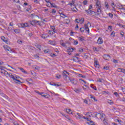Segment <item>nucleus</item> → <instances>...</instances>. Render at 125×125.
Masks as SVG:
<instances>
[{
	"mask_svg": "<svg viewBox=\"0 0 125 125\" xmlns=\"http://www.w3.org/2000/svg\"><path fill=\"white\" fill-rule=\"evenodd\" d=\"M95 117H96L98 119H101L102 121H103L104 125H108V123L106 122V119H105V115L104 116L103 114L98 113L95 115Z\"/></svg>",
	"mask_w": 125,
	"mask_h": 125,
	"instance_id": "f257e3e1",
	"label": "nucleus"
},
{
	"mask_svg": "<svg viewBox=\"0 0 125 125\" xmlns=\"http://www.w3.org/2000/svg\"><path fill=\"white\" fill-rule=\"evenodd\" d=\"M19 79H21L19 76H14V78H13V81L16 83H19V84H21V83H23V82H21L20 81Z\"/></svg>",
	"mask_w": 125,
	"mask_h": 125,
	"instance_id": "f03ea898",
	"label": "nucleus"
},
{
	"mask_svg": "<svg viewBox=\"0 0 125 125\" xmlns=\"http://www.w3.org/2000/svg\"><path fill=\"white\" fill-rule=\"evenodd\" d=\"M4 67L0 66V69L1 70V74H4L5 76H6V74H7V71L4 70Z\"/></svg>",
	"mask_w": 125,
	"mask_h": 125,
	"instance_id": "7ed1b4c3",
	"label": "nucleus"
},
{
	"mask_svg": "<svg viewBox=\"0 0 125 125\" xmlns=\"http://www.w3.org/2000/svg\"><path fill=\"white\" fill-rule=\"evenodd\" d=\"M62 76L65 81H69V80H70V77H68V75H66V73L63 72Z\"/></svg>",
	"mask_w": 125,
	"mask_h": 125,
	"instance_id": "20e7f679",
	"label": "nucleus"
},
{
	"mask_svg": "<svg viewBox=\"0 0 125 125\" xmlns=\"http://www.w3.org/2000/svg\"><path fill=\"white\" fill-rule=\"evenodd\" d=\"M3 47L6 51H12V50L11 49V48H10V47H9L7 45H4Z\"/></svg>",
	"mask_w": 125,
	"mask_h": 125,
	"instance_id": "39448f33",
	"label": "nucleus"
},
{
	"mask_svg": "<svg viewBox=\"0 0 125 125\" xmlns=\"http://www.w3.org/2000/svg\"><path fill=\"white\" fill-rule=\"evenodd\" d=\"M103 58L105 60L109 61L111 59V57L109 55H104Z\"/></svg>",
	"mask_w": 125,
	"mask_h": 125,
	"instance_id": "423d86ee",
	"label": "nucleus"
},
{
	"mask_svg": "<svg viewBox=\"0 0 125 125\" xmlns=\"http://www.w3.org/2000/svg\"><path fill=\"white\" fill-rule=\"evenodd\" d=\"M73 61H74V62H81V60H80V58L74 56V57H73Z\"/></svg>",
	"mask_w": 125,
	"mask_h": 125,
	"instance_id": "0eeeda50",
	"label": "nucleus"
},
{
	"mask_svg": "<svg viewBox=\"0 0 125 125\" xmlns=\"http://www.w3.org/2000/svg\"><path fill=\"white\" fill-rule=\"evenodd\" d=\"M97 42L99 44H102V43H103V40L101 37L99 38Z\"/></svg>",
	"mask_w": 125,
	"mask_h": 125,
	"instance_id": "6e6552de",
	"label": "nucleus"
},
{
	"mask_svg": "<svg viewBox=\"0 0 125 125\" xmlns=\"http://www.w3.org/2000/svg\"><path fill=\"white\" fill-rule=\"evenodd\" d=\"M6 77H9L10 78V79H13L14 78V76H13V75L11 74L10 73H8V72H7V73H6Z\"/></svg>",
	"mask_w": 125,
	"mask_h": 125,
	"instance_id": "1a4fd4ad",
	"label": "nucleus"
},
{
	"mask_svg": "<svg viewBox=\"0 0 125 125\" xmlns=\"http://www.w3.org/2000/svg\"><path fill=\"white\" fill-rule=\"evenodd\" d=\"M68 81H70L73 84H77V83H78V81L76 80H71V79H70Z\"/></svg>",
	"mask_w": 125,
	"mask_h": 125,
	"instance_id": "9d476101",
	"label": "nucleus"
},
{
	"mask_svg": "<svg viewBox=\"0 0 125 125\" xmlns=\"http://www.w3.org/2000/svg\"><path fill=\"white\" fill-rule=\"evenodd\" d=\"M40 95H41L43 97H44L45 98H48L49 95L47 94H44L43 93H40Z\"/></svg>",
	"mask_w": 125,
	"mask_h": 125,
	"instance_id": "9b49d317",
	"label": "nucleus"
},
{
	"mask_svg": "<svg viewBox=\"0 0 125 125\" xmlns=\"http://www.w3.org/2000/svg\"><path fill=\"white\" fill-rule=\"evenodd\" d=\"M21 28H24V27H29V25H28L27 23H22L21 24Z\"/></svg>",
	"mask_w": 125,
	"mask_h": 125,
	"instance_id": "f8f14e48",
	"label": "nucleus"
},
{
	"mask_svg": "<svg viewBox=\"0 0 125 125\" xmlns=\"http://www.w3.org/2000/svg\"><path fill=\"white\" fill-rule=\"evenodd\" d=\"M85 31H86L87 32H88V33H89V28H88V26H87V25L86 24H85L84 25Z\"/></svg>",
	"mask_w": 125,
	"mask_h": 125,
	"instance_id": "ddd939ff",
	"label": "nucleus"
},
{
	"mask_svg": "<svg viewBox=\"0 0 125 125\" xmlns=\"http://www.w3.org/2000/svg\"><path fill=\"white\" fill-rule=\"evenodd\" d=\"M47 3H50L52 7H55V8H57V6H56L55 3H51L49 1H47Z\"/></svg>",
	"mask_w": 125,
	"mask_h": 125,
	"instance_id": "4468645a",
	"label": "nucleus"
},
{
	"mask_svg": "<svg viewBox=\"0 0 125 125\" xmlns=\"http://www.w3.org/2000/svg\"><path fill=\"white\" fill-rule=\"evenodd\" d=\"M1 95H2V98L4 100H5L6 99H7L8 98V97L7 96H6V95L3 94V93H2V94H1Z\"/></svg>",
	"mask_w": 125,
	"mask_h": 125,
	"instance_id": "2eb2a0df",
	"label": "nucleus"
},
{
	"mask_svg": "<svg viewBox=\"0 0 125 125\" xmlns=\"http://www.w3.org/2000/svg\"><path fill=\"white\" fill-rule=\"evenodd\" d=\"M41 37L42 39H47V38L49 37V35L46 36L45 34H42Z\"/></svg>",
	"mask_w": 125,
	"mask_h": 125,
	"instance_id": "dca6fc26",
	"label": "nucleus"
},
{
	"mask_svg": "<svg viewBox=\"0 0 125 125\" xmlns=\"http://www.w3.org/2000/svg\"><path fill=\"white\" fill-rule=\"evenodd\" d=\"M94 64L95 68H97L98 69V68H99V63H98V62L95 61L94 62Z\"/></svg>",
	"mask_w": 125,
	"mask_h": 125,
	"instance_id": "f3484780",
	"label": "nucleus"
},
{
	"mask_svg": "<svg viewBox=\"0 0 125 125\" xmlns=\"http://www.w3.org/2000/svg\"><path fill=\"white\" fill-rule=\"evenodd\" d=\"M1 40L3 41V42H7L8 41L6 40V38L4 37V36L1 37Z\"/></svg>",
	"mask_w": 125,
	"mask_h": 125,
	"instance_id": "a211bd4d",
	"label": "nucleus"
},
{
	"mask_svg": "<svg viewBox=\"0 0 125 125\" xmlns=\"http://www.w3.org/2000/svg\"><path fill=\"white\" fill-rule=\"evenodd\" d=\"M77 115H78L79 120H82L83 116V114L80 113H77Z\"/></svg>",
	"mask_w": 125,
	"mask_h": 125,
	"instance_id": "6ab92c4d",
	"label": "nucleus"
},
{
	"mask_svg": "<svg viewBox=\"0 0 125 125\" xmlns=\"http://www.w3.org/2000/svg\"><path fill=\"white\" fill-rule=\"evenodd\" d=\"M97 82H98L99 83H104L105 80H104L103 79L99 78Z\"/></svg>",
	"mask_w": 125,
	"mask_h": 125,
	"instance_id": "aec40b11",
	"label": "nucleus"
},
{
	"mask_svg": "<svg viewBox=\"0 0 125 125\" xmlns=\"http://www.w3.org/2000/svg\"><path fill=\"white\" fill-rule=\"evenodd\" d=\"M97 14L98 15H100V14H101V8H99L97 10Z\"/></svg>",
	"mask_w": 125,
	"mask_h": 125,
	"instance_id": "412c9836",
	"label": "nucleus"
},
{
	"mask_svg": "<svg viewBox=\"0 0 125 125\" xmlns=\"http://www.w3.org/2000/svg\"><path fill=\"white\" fill-rule=\"evenodd\" d=\"M18 69L21 70V72L22 73H24V74H27V72H26V71H25V70L23 68H22V67H18Z\"/></svg>",
	"mask_w": 125,
	"mask_h": 125,
	"instance_id": "4be33fe9",
	"label": "nucleus"
},
{
	"mask_svg": "<svg viewBox=\"0 0 125 125\" xmlns=\"http://www.w3.org/2000/svg\"><path fill=\"white\" fill-rule=\"evenodd\" d=\"M66 112L68 113V114H70L71 115L73 114V112H72V110H71V109H66Z\"/></svg>",
	"mask_w": 125,
	"mask_h": 125,
	"instance_id": "5701e85b",
	"label": "nucleus"
},
{
	"mask_svg": "<svg viewBox=\"0 0 125 125\" xmlns=\"http://www.w3.org/2000/svg\"><path fill=\"white\" fill-rule=\"evenodd\" d=\"M60 44H61V45H62L63 47H65V48H67V45H66V43L62 42H61Z\"/></svg>",
	"mask_w": 125,
	"mask_h": 125,
	"instance_id": "b1692460",
	"label": "nucleus"
},
{
	"mask_svg": "<svg viewBox=\"0 0 125 125\" xmlns=\"http://www.w3.org/2000/svg\"><path fill=\"white\" fill-rule=\"evenodd\" d=\"M84 21V19L82 18L81 19V20H79V21H77V23H80V22H81V23H83Z\"/></svg>",
	"mask_w": 125,
	"mask_h": 125,
	"instance_id": "393cba45",
	"label": "nucleus"
},
{
	"mask_svg": "<svg viewBox=\"0 0 125 125\" xmlns=\"http://www.w3.org/2000/svg\"><path fill=\"white\" fill-rule=\"evenodd\" d=\"M33 67L34 69H35V70H37L38 71L40 70V67L38 66V65H34Z\"/></svg>",
	"mask_w": 125,
	"mask_h": 125,
	"instance_id": "a878e982",
	"label": "nucleus"
},
{
	"mask_svg": "<svg viewBox=\"0 0 125 125\" xmlns=\"http://www.w3.org/2000/svg\"><path fill=\"white\" fill-rule=\"evenodd\" d=\"M14 31L16 34H18L20 33V29H14Z\"/></svg>",
	"mask_w": 125,
	"mask_h": 125,
	"instance_id": "bb28decb",
	"label": "nucleus"
},
{
	"mask_svg": "<svg viewBox=\"0 0 125 125\" xmlns=\"http://www.w3.org/2000/svg\"><path fill=\"white\" fill-rule=\"evenodd\" d=\"M87 124L90 125H95L93 121H90L89 122H87Z\"/></svg>",
	"mask_w": 125,
	"mask_h": 125,
	"instance_id": "cd10ccee",
	"label": "nucleus"
},
{
	"mask_svg": "<svg viewBox=\"0 0 125 125\" xmlns=\"http://www.w3.org/2000/svg\"><path fill=\"white\" fill-rule=\"evenodd\" d=\"M118 69L120 70V72H122L123 74H125V69L118 68Z\"/></svg>",
	"mask_w": 125,
	"mask_h": 125,
	"instance_id": "c85d7f7f",
	"label": "nucleus"
},
{
	"mask_svg": "<svg viewBox=\"0 0 125 125\" xmlns=\"http://www.w3.org/2000/svg\"><path fill=\"white\" fill-rule=\"evenodd\" d=\"M90 98L91 99H93V100L94 101H95V102H96V101H97V99H96V98H95V97H93V96H92V95H90Z\"/></svg>",
	"mask_w": 125,
	"mask_h": 125,
	"instance_id": "c756f323",
	"label": "nucleus"
},
{
	"mask_svg": "<svg viewBox=\"0 0 125 125\" xmlns=\"http://www.w3.org/2000/svg\"><path fill=\"white\" fill-rule=\"evenodd\" d=\"M31 25L34 26L35 25V23H36V20H33L32 22V21H30Z\"/></svg>",
	"mask_w": 125,
	"mask_h": 125,
	"instance_id": "7c9ffc66",
	"label": "nucleus"
},
{
	"mask_svg": "<svg viewBox=\"0 0 125 125\" xmlns=\"http://www.w3.org/2000/svg\"><path fill=\"white\" fill-rule=\"evenodd\" d=\"M90 14H92V15H96V13L93 11L90 10Z\"/></svg>",
	"mask_w": 125,
	"mask_h": 125,
	"instance_id": "2f4dec72",
	"label": "nucleus"
},
{
	"mask_svg": "<svg viewBox=\"0 0 125 125\" xmlns=\"http://www.w3.org/2000/svg\"><path fill=\"white\" fill-rule=\"evenodd\" d=\"M82 119H84V120H87V121H90V118L83 116V115L82 116Z\"/></svg>",
	"mask_w": 125,
	"mask_h": 125,
	"instance_id": "473e14b6",
	"label": "nucleus"
},
{
	"mask_svg": "<svg viewBox=\"0 0 125 125\" xmlns=\"http://www.w3.org/2000/svg\"><path fill=\"white\" fill-rule=\"evenodd\" d=\"M36 46L37 48H38V49H39V50H42V46L41 45H36Z\"/></svg>",
	"mask_w": 125,
	"mask_h": 125,
	"instance_id": "72a5a7b5",
	"label": "nucleus"
},
{
	"mask_svg": "<svg viewBox=\"0 0 125 125\" xmlns=\"http://www.w3.org/2000/svg\"><path fill=\"white\" fill-rule=\"evenodd\" d=\"M80 30L81 31V33H83V32H84V27L80 28Z\"/></svg>",
	"mask_w": 125,
	"mask_h": 125,
	"instance_id": "f704fd0d",
	"label": "nucleus"
},
{
	"mask_svg": "<svg viewBox=\"0 0 125 125\" xmlns=\"http://www.w3.org/2000/svg\"><path fill=\"white\" fill-rule=\"evenodd\" d=\"M110 36H111L113 37H115V31H112L110 34Z\"/></svg>",
	"mask_w": 125,
	"mask_h": 125,
	"instance_id": "c9c22d12",
	"label": "nucleus"
},
{
	"mask_svg": "<svg viewBox=\"0 0 125 125\" xmlns=\"http://www.w3.org/2000/svg\"><path fill=\"white\" fill-rule=\"evenodd\" d=\"M83 88L84 89V90H85V89H86V88H89V87H88L87 85H85L83 86Z\"/></svg>",
	"mask_w": 125,
	"mask_h": 125,
	"instance_id": "e433bc0d",
	"label": "nucleus"
},
{
	"mask_svg": "<svg viewBox=\"0 0 125 125\" xmlns=\"http://www.w3.org/2000/svg\"><path fill=\"white\" fill-rule=\"evenodd\" d=\"M79 81L81 82V83H86V82L85 81H84L83 80V79H79Z\"/></svg>",
	"mask_w": 125,
	"mask_h": 125,
	"instance_id": "4c0bfd02",
	"label": "nucleus"
},
{
	"mask_svg": "<svg viewBox=\"0 0 125 125\" xmlns=\"http://www.w3.org/2000/svg\"><path fill=\"white\" fill-rule=\"evenodd\" d=\"M44 52L45 53H48V52H50V50L49 49L44 50Z\"/></svg>",
	"mask_w": 125,
	"mask_h": 125,
	"instance_id": "58836bf2",
	"label": "nucleus"
},
{
	"mask_svg": "<svg viewBox=\"0 0 125 125\" xmlns=\"http://www.w3.org/2000/svg\"><path fill=\"white\" fill-rule=\"evenodd\" d=\"M31 16H32V18H34V16H35V17H38L39 18H40V17H39V16L36 15H35V14H31Z\"/></svg>",
	"mask_w": 125,
	"mask_h": 125,
	"instance_id": "ea45409f",
	"label": "nucleus"
},
{
	"mask_svg": "<svg viewBox=\"0 0 125 125\" xmlns=\"http://www.w3.org/2000/svg\"><path fill=\"white\" fill-rule=\"evenodd\" d=\"M60 16H61V17H62V18H64V17H63V16H64V17H67V16H66L65 14H62V13L61 14Z\"/></svg>",
	"mask_w": 125,
	"mask_h": 125,
	"instance_id": "a19ab883",
	"label": "nucleus"
},
{
	"mask_svg": "<svg viewBox=\"0 0 125 125\" xmlns=\"http://www.w3.org/2000/svg\"><path fill=\"white\" fill-rule=\"evenodd\" d=\"M49 43H50V44H54V42H53L51 40H50L49 41Z\"/></svg>",
	"mask_w": 125,
	"mask_h": 125,
	"instance_id": "79ce46f5",
	"label": "nucleus"
},
{
	"mask_svg": "<svg viewBox=\"0 0 125 125\" xmlns=\"http://www.w3.org/2000/svg\"><path fill=\"white\" fill-rule=\"evenodd\" d=\"M85 116H86V117H89V118L91 117L90 115H89V112H87L86 114H85Z\"/></svg>",
	"mask_w": 125,
	"mask_h": 125,
	"instance_id": "37998d69",
	"label": "nucleus"
},
{
	"mask_svg": "<svg viewBox=\"0 0 125 125\" xmlns=\"http://www.w3.org/2000/svg\"><path fill=\"white\" fill-rule=\"evenodd\" d=\"M96 5L98 6V7H100L101 6L100 5V4H99V2L97 1L96 2Z\"/></svg>",
	"mask_w": 125,
	"mask_h": 125,
	"instance_id": "c03bdc74",
	"label": "nucleus"
},
{
	"mask_svg": "<svg viewBox=\"0 0 125 125\" xmlns=\"http://www.w3.org/2000/svg\"><path fill=\"white\" fill-rule=\"evenodd\" d=\"M83 4H84V5H86V4H87V0H85L83 1Z\"/></svg>",
	"mask_w": 125,
	"mask_h": 125,
	"instance_id": "a18cd8bd",
	"label": "nucleus"
},
{
	"mask_svg": "<svg viewBox=\"0 0 125 125\" xmlns=\"http://www.w3.org/2000/svg\"><path fill=\"white\" fill-rule=\"evenodd\" d=\"M112 28H113V26H112V25L108 26V30H110V31H112Z\"/></svg>",
	"mask_w": 125,
	"mask_h": 125,
	"instance_id": "49530a36",
	"label": "nucleus"
},
{
	"mask_svg": "<svg viewBox=\"0 0 125 125\" xmlns=\"http://www.w3.org/2000/svg\"><path fill=\"white\" fill-rule=\"evenodd\" d=\"M108 15L109 16V17H110L111 18H113V14L111 13H109L108 14Z\"/></svg>",
	"mask_w": 125,
	"mask_h": 125,
	"instance_id": "de8ad7c7",
	"label": "nucleus"
},
{
	"mask_svg": "<svg viewBox=\"0 0 125 125\" xmlns=\"http://www.w3.org/2000/svg\"><path fill=\"white\" fill-rule=\"evenodd\" d=\"M79 41H80V42H83V41H84V39L81 37H79Z\"/></svg>",
	"mask_w": 125,
	"mask_h": 125,
	"instance_id": "09e8293b",
	"label": "nucleus"
},
{
	"mask_svg": "<svg viewBox=\"0 0 125 125\" xmlns=\"http://www.w3.org/2000/svg\"><path fill=\"white\" fill-rule=\"evenodd\" d=\"M87 25V26H88V27H91V24L90 23V22H87V24H86Z\"/></svg>",
	"mask_w": 125,
	"mask_h": 125,
	"instance_id": "8fccbe9b",
	"label": "nucleus"
},
{
	"mask_svg": "<svg viewBox=\"0 0 125 125\" xmlns=\"http://www.w3.org/2000/svg\"><path fill=\"white\" fill-rule=\"evenodd\" d=\"M105 7H109V4H108V2H105Z\"/></svg>",
	"mask_w": 125,
	"mask_h": 125,
	"instance_id": "3c124183",
	"label": "nucleus"
},
{
	"mask_svg": "<svg viewBox=\"0 0 125 125\" xmlns=\"http://www.w3.org/2000/svg\"><path fill=\"white\" fill-rule=\"evenodd\" d=\"M104 70H109V67H108V66H104Z\"/></svg>",
	"mask_w": 125,
	"mask_h": 125,
	"instance_id": "603ef678",
	"label": "nucleus"
},
{
	"mask_svg": "<svg viewBox=\"0 0 125 125\" xmlns=\"http://www.w3.org/2000/svg\"><path fill=\"white\" fill-rule=\"evenodd\" d=\"M85 11L87 12V13H88V14H90V10H86Z\"/></svg>",
	"mask_w": 125,
	"mask_h": 125,
	"instance_id": "864d4df0",
	"label": "nucleus"
},
{
	"mask_svg": "<svg viewBox=\"0 0 125 125\" xmlns=\"http://www.w3.org/2000/svg\"><path fill=\"white\" fill-rule=\"evenodd\" d=\"M48 34L49 35H52L53 34V32L51 30H49V32H48Z\"/></svg>",
	"mask_w": 125,
	"mask_h": 125,
	"instance_id": "5fc2aeb1",
	"label": "nucleus"
},
{
	"mask_svg": "<svg viewBox=\"0 0 125 125\" xmlns=\"http://www.w3.org/2000/svg\"><path fill=\"white\" fill-rule=\"evenodd\" d=\"M74 43L75 45H76V44H78V43H79V42H78L77 40H76V41L74 42Z\"/></svg>",
	"mask_w": 125,
	"mask_h": 125,
	"instance_id": "6e6d98bb",
	"label": "nucleus"
},
{
	"mask_svg": "<svg viewBox=\"0 0 125 125\" xmlns=\"http://www.w3.org/2000/svg\"><path fill=\"white\" fill-rule=\"evenodd\" d=\"M52 13H56V9H52Z\"/></svg>",
	"mask_w": 125,
	"mask_h": 125,
	"instance_id": "4d7b16f0",
	"label": "nucleus"
},
{
	"mask_svg": "<svg viewBox=\"0 0 125 125\" xmlns=\"http://www.w3.org/2000/svg\"><path fill=\"white\" fill-rule=\"evenodd\" d=\"M92 8V4H90L89 6L88 10H90L91 8Z\"/></svg>",
	"mask_w": 125,
	"mask_h": 125,
	"instance_id": "13d9d810",
	"label": "nucleus"
},
{
	"mask_svg": "<svg viewBox=\"0 0 125 125\" xmlns=\"http://www.w3.org/2000/svg\"><path fill=\"white\" fill-rule=\"evenodd\" d=\"M51 29L52 30H55V27L54 26H51Z\"/></svg>",
	"mask_w": 125,
	"mask_h": 125,
	"instance_id": "bf43d9fd",
	"label": "nucleus"
},
{
	"mask_svg": "<svg viewBox=\"0 0 125 125\" xmlns=\"http://www.w3.org/2000/svg\"><path fill=\"white\" fill-rule=\"evenodd\" d=\"M68 50H70V51L73 52L74 51V48H69Z\"/></svg>",
	"mask_w": 125,
	"mask_h": 125,
	"instance_id": "052dcab7",
	"label": "nucleus"
},
{
	"mask_svg": "<svg viewBox=\"0 0 125 125\" xmlns=\"http://www.w3.org/2000/svg\"><path fill=\"white\" fill-rule=\"evenodd\" d=\"M34 57H35V58H40V56L37 54L34 55Z\"/></svg>",
	"mask_w": 125,
	"mask_h": 125,
	"instance_id": "680f3d73",
	"label": "nucleus"
},
{
	"mask_svg": "<svg viewBox=\"0 0 125 125\" xmlns=\"http://www.w3.org/2000/svg\"><path fill=\"white\" fill-rule=\"evenodd\" d=\"M79 51L80 52H83V49H79Z\"/></svg>",
	"mask_w": 125,
	"mask_h": 125,
	"instance_id": "e2e57ef3",
	"label": "nucleus"
},
{
	"mask_svg": "<svg viewBox=\"0 0 125 125\" xmlns=\"http://www.w3.org/2000/svg\"><path fill=\"white\" fill-rule=\"evenodd\" d=\"M93 49L95 51H98V49L96 47H94Z\"/></svg>",
	"mask_w": 125,
	"mask_h": 125,
	"instance_id": "0e129e2a",
	"label": "nucleus"
},
{
	"mask_svg": "<svg viewBox=\"0 0 125 125\" xmlns=\"http://www.w3.org/2000/svg\"><path fill=\"white\" fill-rule=\"evenodd\" d=\"M83 57L85 59H87L88 56L86 55H84Z\"/></svg>",
	"mask_w": 125,
	"mask_h": 125,
	"instance_id": "69168bd1",
	"label": "nucleus"
},
{
	"mask_svg": "<svg viewBox=\"0 0 125 125\" xmlns=\"http://www.w3.org/2000/svg\"><path fill=\"white\" fill-rule=\"evenodd\" d=\"M116 122H118V123H122V121L121 120H120L119 119H117L116 120Z\"/></svg>",
	"mask_w": 125,
	"mask_h": 125,
	"instance_id": "338daca9",
	"label": "nucleus"
},
{
	"mask_svg": "<svg viewBox=\"0 0 125 125\" xmlns=\"http://www.w3.org/2000/svg\"><path fill=\"white\" fill-rule=\"evenodd\" d=\"M113 62L114 63H118V61L117 60L113 59Z\"/></svg>",
	"mask_w": 125,
	"mask_h": 125,
	"instance_id": "774afa93",
	"label": "nucleus"
}]
</instances>
